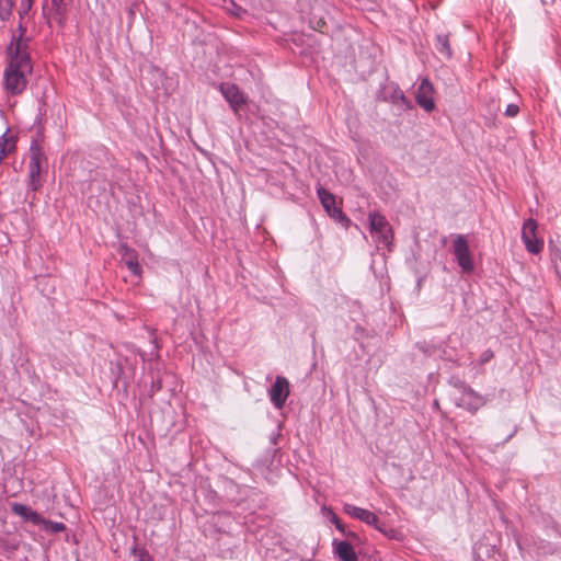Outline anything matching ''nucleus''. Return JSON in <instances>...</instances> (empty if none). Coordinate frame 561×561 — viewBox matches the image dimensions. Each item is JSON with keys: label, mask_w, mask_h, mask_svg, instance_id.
<instances>
[{"label": "nucleus", "mask_w": 561, "mask_h": 561, "mask_svg": "<svg viewBox=\"0 0 561 561\" xmlns=\"http://www.w3.org/2000/svg\"><path fill=\"white\" fill-rule=\"evenodd\" d=\"M32 71V61H26L25 57L9 58L3 72L4 91L10 95L21 94L27 87Z\"/></svg>", "instance_id": "obj_1"}, {"label": "nucleus", "mask_w": 561, "mask_h": 561, "mask_svg": "<svg viewBox=\"0 0 561 561\" xmlns=\"http://www.w3.org/2000/svg\"><path fill=\"white\" fill-rule=\"evenodd\" d=\"M48 168L47 157L41 145L34 140L30 146L28 186L38 191L43 186L42 173Z\"/></svg>", "instance_id": "obj_2"}, {"label": "nucleus", "mask_w": 561, "mask_h": 561, "mask_svg": "<svg viewBox=\"0 0 561 561\" xmlns=\"http://www.w3.org/2000/svg\"><path fill=\"white\" fill-rule=\"evenodd\" d=\"M368 221L370 234L377 247H385L388 251H391L393 233L386 217L377 211H373L368 215Z\"/></svg>", "instance_id": "obj_3"}, {"label": "nucleus", "mask_w": 561, "mask_h": 561, "mask_svg": "<svg viewBox=\"0 0 561 561\" xmlns=\"http://www.w3.org/2000/svg\"><path fill=\"white\" fill-rule=\"evenodd\" d=\"M454 255L463 273H471L474 268L468 241L463 234H457L453 244Z\"/></svg>", "instance_id": "obj_4"}, {"label": "nucleus", "mask_w": 561, "mask_h": 561, "mask_svg": "<svg viewBox=\"0 0 561 561\" xmlns=\"http://www.w3.org/2000/svg\"><path fill=\"white\" fill-rule=\"evenodd\" d=\"M536 230L537 222L533 218L524 221L522 228V240L526 250L531 254H538L543 248V242L537 238Z\"/></svg>", "instance_id": "obj_5"}, {"label": "nucleus", "mask_w": 561, "mask_h": 561, "mask_svg": "<svg viewBox=\"0 0 561 561\" xmlns=\"http://www.w3.org/2000/svg\"><path fill=\"white\" fill-rule=\"evenodd\" d=\"M219 90L225 100L229 103L233 113L238 115L241 106L247 103V96L244 93L239 89L237 84L229 82L221 83L219 85Z\"/></svg>", "instance_id": "obj_6"}, {"label": "nucleus", "mask_w": 561, "mask_h": 561, "mask_svg": "<svg viewBox=\"0 0 561 561\" xmlns=\"http://www.w3.org/2000/svg\"><path fill=\"white\" fill-rule=\"evenodd\" d=\"M289 382L283 376H277L274 385L268 390V396L272 404L276 409H282L289 396Z\"/></svg>", "instance_id": "obj_7"}, {"label": "nucleus", "mask_w": 561, "mask_h": 561, "mask_svg": "<svg viewBox=\"0 0 561 561\" xmlns=\"http://www.w3.org/2000/svg\"><path fill=\"white\" fill-rule=\"evenodd\" d=\"M317 194L321 202V205L323 206V208L331 218L340 222L348 220L344 213L342 211V209L336 207L335 197L333 194H331L323 187H319L317 190Z\"/></svg>", "instance_id": "obj_8"}, {"label": "nucleus", "mask_w": 561, "mask_h": 561, "mask_svg": "<svg viewBox=\"0 0 561 561\" xmlns=\"http://www.w3.org/2000/svg\"><path fill=\"white\" fill-rule=\"evenodd\" d=\"M343 511L350 517H352L354 519H357V520H360L362 523H364V524H366L368 526H371L375 529L377 527H379L380 520H379L378 516L374 512H370V511H368L366 508H363V507H359V506H356V505H353V504H350V503H345L343 505Z\"/></svg>", "instance_id": "obj_9"}, {"label": "nucleus", "mask_w": 561, "mask_h": 561, "mask_svg": "<svg viewBox=\"0 0 561 561\" xmlns=\"http://www.w3.org/2000/svg\"><path fill=\"white\" fill-rule=\"evenodd\" d=\"M433 93L434 88L430 80L422 79L415 93V101L426 112H432L435 107Z\"/></svg>", "instance_id": "obj_10"}, {"label": "nucleus", "mask_w": 561, "mask_h": 561, "mask_svg": "<svg viewBox=\"0 0 561 561\" xmlns=\"http://www.w3.org/2000/svg\"><path fill=\"white\" fill-rule=\"evenodd\" d=\"M485 399L471 388H463L460 396L456 399L458 407L465 408L470 412H476L485 404Z\"/></svg>", "instance_id": "obj_11"}, {"label": "nucleus", "mask_w": 561, "mask_h": 561, "mask_svg": "<svg viewBox=\"0 0 561 561\" xmlns=\"http://www.w3.org/2000/svg\"><path fill=\"white\" fill-rule=\"evenodd\" d=\"M30 38L23 34L13 35L12 41L8 47V59L16 57H25L26 61H32L28 53Z\"/></svg>", "instance_id": "obj_12"}, {"label": "nucleus", "mask_w": 561, "mask_h": 561, "mask_svg": "<svg viewBox=\"0 0 561 561\" xmlns=\"http://www.w3.org/2000/svg\"><path fill=\"white\" fill-rule=\"evenodd\" d=\"M383 99L400 105L401 110L410 108V102L404 96L402 90L394 83H390L385 88Z\"/></svg>", "instance_id": "obj_13"}, {"label": "nucleus", "mask_w": 561, "mask_h": 561, "mask_svg": "<svg viewBox=\"0 0 561 561\" xmlns=\"http://www.w3.org/2000/svg\"><path fill=\"white\" fill-rule=\"evenodd\" d=\"M12 512L22 517L23 519L31 522L33 525L37 526L38 523L43 522V517L35 511H33L30 506L21 503H13L11 505Z\"/></svg>", "instance_id": "obj_14"}, {"label": "nucleus", "mask_w": 561, "mask_h": 561, "mask_svg": "<svg viewBox=\"0 0 561 561\" xmlns=\"http://www.w3.org/2000/svg\"><path fill=\"white\" fill-rule=\"evenodd\" d=\"M334 552L342 561H358L357 553L347 541H333Z\"/></svg>", "instance_id": "obj_15"}, {"label": "nucleus", "mask_w": 561, "mask_h": 561, "mask_svg": "<svg viewBox=\"0 0 561 561\" xmlns=\"http://www.w3.org/2000/svg\"><path fill=\"white\" fill-rule=\"evenodd\" d=\"M125 264L134 275H140L141 267L138 262L137 254L134 250H126Z\"/></svg>", "instance_id": "obj_16"}, {"label": "nucleus", "mask_w": 561, "mask_h": 561, "mask_svg": "<svg viewBox=\"0 0 561 561\" xmlns=\"http://www.w3.org/2000/svg\"><path fill=\"white\" fill-rule=\"evenodd\" d=\"M38 527H41L44 531L51 533V534H58L66 529V526L64 523L60 522H51L43 518V522L37 524Z\"/></svg>", "instance_id": "obj_17"}, {"label": "nucleus", "mask_w": 561, "mask_h": 561, "mask_svg": "<svg viewBox=\"0 0 561 561\" xmlns=\"http://www.w3.org/2000/svg\"><path fill=\"white\" fill-rule=\"evenodd\" d=\"M436 41H437V50L445 55L447 58H450L451 57V49H450V46H449V39L446 35H437L436 37Z\"/></svg>", "instance_id": "obj_18"}, {"label": "nucleus", "mask_w": 561, "mask_h": 561, "mask_svg": "<svg viewBox=\"0 0 561 561\" xmlns=\"http://www.w3.org/2000/svg\"><path fill=\"white\" fill-rule=\"evenodd\" d=\"M12 7V0H0V18L2 20L10 15Z\"/></svg>", "instance_id": "obj_19"}, {"label": "nucleus", "mask_w": 561, "mask_h": 561, "mask_svg": "<svg viewBox=\"0 0 561 561\" xmlns=\"http://www.w3.org/2000/svg\"><path fill=\"white\" fill-rule=\"evenodd\" d=\"M376 529L390 539L397 538V531L392 528L385 527L382 523H379V527Z\"/></svg>", "instance_id": "obj_20"}, {"label": "nucleus", "mask_w": 561, "mask_h": 561, "mask_svg": "<svg viewBox=\"0 0 561 561\" xmlns=\"http://www.w3.org/2000/svg\"><path fill=\"white\" fill-rule=\"evenodd\" d=\"M519 112V107L516 104H508L505 108V115L508 117H515Z\"/></svg>", "instance_id": "obj_21"}, {"label": "nucleus", "mask_w": 561, "mask_h": 561, "mask_svg": "<svg viewBox=\"0 0 561 561\" xmlns=\"http://www.w3.org/2000/svg\"><path fill=\"white\" fill-rule=\"evenodd\" d=\"M493 357V352L490 351V350H486L484 351L481 355H480V364H485L488 363L491 358Z\"/></svg>", "instance_id": "obj_22"}, {"label": "nucleus", "mask_w": 561, "mask_h": 561, "mask_svg": "<svg viewBox=\"0 0 561 561\" xmlns=\"http://www.w3.org/2000/svg\"><path fill=\"white\" fill-rule=\"evenodd\" d=\"M331 522L335 525L337 530H340L342 534L345 533L343 523L335 514L332 515Z\"/></svg>", "instance_id": "obj_23"}, {"label": "nucleus", "mask_w": 561, "mask_h": 561, "mask_svg": "<svg viewBox=\"0 0 561 561\" xmlns=\"http://www.w3.org/2000/svg\"><path fill=\"white\" fill-rule=\"evenodd\" d=\"M51 1H53V4L57 8H61V7L66 5L65 0H51Z\"/></svg>", "instance_id": "obj_24"}, {"label": "nucleus", "mask_w": 561, "mask_h": 561, "mask_svg": "<svg viewBox=\"0 0 561 561\" xmlns=\"http://www.w3.org/2000/svg\"><path fill=\"white\" fill-rule=\"evenodd\" d=\"M137 561H150V558L147 553H141Z\"/></svg>", "instance_id": "obj_25"}, {"label": "nucleus", "mask_w": 561, "mask_h": 561, "mask_svg": "<svg viewBox=\"0 0 561 561\" xmlns=\"http://www.w3.org/2000/svg\"><path fill=\"white\" fill-rule=\"evenodd\" d=\"M25 27L22 24H19V34H23L25 36Z\"/></svg>", "instance_id": "obj_26"}]
</instances>
